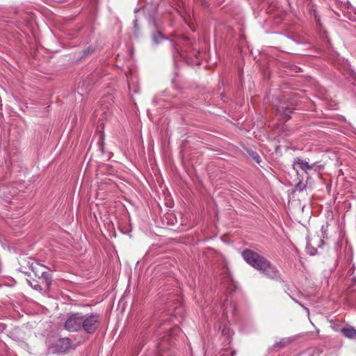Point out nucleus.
<instances>
[{
	"label": "nucleus",
	"instance_id": "nucleus-17",
	"mask_svg": "<svg viewBox=\"0 0 356 356\" xmlns=\"http://www.w3.org/2000/svg\"><path fill=\"white\" fill-rule=\"evenodd\" d=\"M134 27H135L136 29H138V19H136L134 20Z\"/></svg>",
	"mask_w": 356,
	"mask_h": 356
},
{
	"label": "nucleus",
	"instance_id": "nucleus-2",
	"mask_svg": "<svg viewBox=\"0 0 356 356\" xmlns=\"http://www.w3.org/2000/svg\"><path fill=\"white\" fill-rule=\"evenodd\" d=\"M242 257L247 264L261 272L267 277L275 280L280 278L279 270L276 266L259 253L250 249H245L242 252Z\"/></svg>",
	"mask_w": 356,
	"mask_h": 356
},
{
	"label": "nucleus",
	"instance_id": "nucleus-18",
	"mask_svg": "<svg viewBox=\"0 0 356 356\" xmlns=\"http://www.w3.org/2000/svg\"><path fill=\"white\" fill-rule=\"evenodd\" d=\"M27 283H28V284H29L30 286H31L32 288H33V286H34V285L33 284V283H32L30 280H27Z\"/></svg>",
	"mask_w": 356,
	"mask_h": 356
},
{
	"label": "nucleus",
	"instance_id": "nucleus-5",
	"mask_svg": "<svg viewBox=\"0 0 356 356\" xmlns=\"http://www.w3.org/2000/svg\"><path fill=\"white\" fill-rule=\"evenodd\" d=\"M293 168L297 172L298 175V168L302 170L307 175V178L309 179V172L312 170H314L315 172H317L320 169V165H317L315 163L309 164L305 161H303L299 158H296L293 161Z\"/></svg>",
	"mask_w": 356,
	"mask_h": 356
},
{
	"label": "nucleus",
	"instance_id": "nucleus-11",
	"mask_svg": "<svg viewBox=\"0 0 356 356\" xmlns=\"http://www.w3.org/2000/svg\"><path fill=\"white\" fill-rule=\"evenodd\" d=\"M222 334L227 338L229 340L230 337L233 334V332L231 331L230 328L227 325H224L222 327Z\"/></svg>",
	"mask_w": 356,
	"mask_h": 356
},
{
	"label": "nucleus",
	"instance_id": "nucleus-15",
	"mask_svg": "<svg viewBox=\"0 0 356 356\" xmlns=\"http://www.w3.org/2000/svg\"><path fill=\"white\" fill-rule=\"evenodd\" d=\"M94 51V49L92 47H88L84 50H83V56H87L88 54H90Z\"/></svg>",
	"mask_w": 356,
	"mask_h": 356
},
{
	"label": "nucleus",
	"instance_id": "nucleus-8",
	"mask_svg": "<svg viewBox=\"0 0 356 356\" xmlns=\"http://www.w3.org/2000/svg\"><path fill=\"white\" fill-rule=\"evenodd\" d=\"M341 333L347 338L353 339L356 337V330L353 327H345L341 329Z\"/></svg>",
	"mask_w": 356,
	"mask_h": 356
},
{
	"label": "nucleus",
	"instance_id": "nucleus-16",
	"mask_svg": "<svg viewBox=\"0 0 356 356\" xmlns=\"http://www.w3.org/2000/svg\"><path fill=\"white\" fill-rule=\"evenodd\" d=\"M33 289L36 290V291H42L43 290L42 286L39 284H35L33 286Z\"/></svg>",
	"mask_w": 356,
	"mask_h": 356
},
{
	"label": "nucleus",
	"instance_id": "nucleus-6",
	"mask_svg": "<svg viewBox=\"0 0 356 356\" xmlns=\"http://www.w3.org/2000/svg\"><path fill=\"white\" fill-rule=\"evenodd\" d=\"M185 42L188 45L191 44L190 40L185 36H181L177 40L171 42L174 49L172 55L175 61L179 58L185 59L184 54L180 51L181 45H184Z\"/></svg>",
	"mask_w": 356,
	"mask_h": 356
},
{
	"label": "nucleus",
	"instance_id": "nucleus-14",
	"mask_svg": "<svg viewBox=\"0 0 356 356\" xmlns=\"http://www.w3.org/2000/svg\"><path fill=\"white\" fill-rule=\"evenodd\" d=\"M306 187V184H304L302 181H299L296 185V189L302 191Z\"/></svg>",
	"mask_w": 356,
	"mask_h": 356
},
{
	"label": "nucleus",
	"instance_id": "nucleus-7",
	"mask_svg": "<svg viewBox=\"0 0 356 356\" xmlns=\"http://www.w3.org/2000/svg\"><path fill=\"white\" fill-rule=\"evenodd\" d=\"M72 341L68 337L60 338L56 342V349L59 353H65L70 349Z\"/></svg>",
	"mask_w": 356,
	"mask_h": 356
},
{
	"label": "nucleus",
	"instance_id": "nucleus-10",
	"mask_svg": "<svg viewBox=\"0 0 356 356\" xmlns=\"http://www.w3.org/2000/svg\"><path fill=\"white\" fill-rule=\"evenodd\" d=\"M152 40L154 42L157 44L161 40H164L165 38L161 32L156 31L152 34Z\"/></svg>",
	"mask_w": 356,
	"mask_h": 356
},
{
	"label": "nucleus",
	"instance_id": "nucleus-1",
	"mask_svg": "<svg viewBox=\"0 0 356 356\" xmlns=\"http://www.w3.org/2000/svg\"><path fill=\"white\" fill-rule=\"evenodd\" d=\"M100 325V316L96 313L83 314L81 312L69 314L64 323V328L71 332L84 331L88 334H94Z\"/></svg>",
	"mask_w": 356,
	"mask_h": 356
},
{
	"label": "nucleus",
	"instance_id": "nucleus-3",
	"mask_svg": "<svg viewBox=\"0 0 356 356\" xmlns=\"http://www.w3.org/2000/svg\"><path fill=\"white\" fill-rule=\"evenodd\" d=\"M44 267L46 266L40 264L39 263H32L31 265V269L35 273V275L39 278V280H42V283L45 284L47 289H49L52 282V275L49 272L42 271L40 272L38 270V267Z\"/></svg>",
	"mask_w": 356,
	"mask_h": 356
},
{
	"label": "nucleus",
	"instance_id": "nucleus-9",
	"mask_svg": "<svg viewBox=\"0 0 356 356\" xmlns=\"http://www.w3.org/2000/svg\"><path fill=\"white\" fill-rule=\"evenodd\" d=\"M292 340L290 338H282L279 342L275 343L273 348H283L290 344Z\"/></svg>",
	"mask_w": 356,
	"mask_h": 356
},
{
	"label": "nucleus",
	"instance_id": "nucleus-13",
	"mask_svg": "<svg viewBox=\"0 0 356 356\" xmlns=\"http://www.w3.org/2000/svg\"><path fill=\"white\" fill-rule=\"evenodd\" d=\"M249 154L257 163L261 162V157L256 152L252 151L249 152Z\"/></svg>",
	"mask_w": 356,
	"mask_h": 356
},
{
	"label": "nucleus",
	"instance_id": "nucleus-4",
	"mask_svg": "<svg viewBox=\"0 0 356 356\" xmlns=\"http://www.w3.org/2000/svg\"><path fill=\"white\" fill-rule=\"evenodd\" d=\"M296 105L293 102H286L284 99H282L279 104L275 105V109L280 113L285 121L291 118V114L296 109Z\"/></svg>",
	"mask_w": 356,
	"mask_h": 356
},
{
	"label": "nucleus",
	"instance_id": "nucleus-12",
	"mask_svg": "<svg viewBox=\"0 0 356 356\" xmlns=\"http://www.w3.org/2000/svg\"><path fill=\"white\" fill-rule=\"evenodd\" d=\"M312 240L313 239H312L311 241H308L307 243V252L310 255H314V254H316L317 253V250L312 245Z\"/></svg>",
	"mask_w": 356,
	"mask_h": 356
}]
</instances>
